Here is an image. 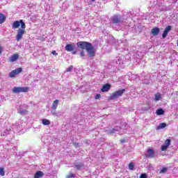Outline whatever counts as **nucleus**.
<instances>
[{
	"label": "nucleus",
	"mask_w": 178,
	"mask_h": 178,
	"mask_svg": "<svg viewBox=\"0 0 178 178\" xmlns=\"http://www.w3.org/2000/svg\"><path fill=\"white\" fill-rule=\"evenodd\" d=\"M12 133V131L10 129H5L3 133H1V136H8V134H10Z\"/></svg>",
	"instance_id": "nucleus-23"
},
{
	"label": "nucleus",
	"mask_w": 178,
	"mask_h": 178,
	"mask_svg": "<svg viewBox=\"0 0 178 178\" xmlns=\"http://www.w3.org/2000/svg\"><path fill=\"white\" fill-rule=\"evenodd\" d=\"M121 143H124V140H121Z\"/></svg>",
	"instance_id": "nucleus-41"
},
{
	"label": "nucleus",
	"mask_w": 178,
	"mask_h": 178,
	"mask_svg": "<svg viewBox=\"0 0 178 178\" xmlns=\"http://www.w3.org/2000/svg\"><path fill=\"white\" fill-rule=\"evenodd\" d=\"M120 127H115L111 129L107 130L108 134H115V133H119L120 131Z\"/></svg>",
	"instance_id": "nucleus-10"
},
{
	"label": "nucleus",
	"mask_w": 178,
	"mask_h": 178,
	"mask_svg": "<svg viewBox=\"0 0 178 178\" xmlns=\"http://www.w3.org/2000/svg\"><path fill=\"white\" fill-rule=\"evenodd\" d=\"M0 176H5V168H0Z\"/></svg>",
	"instance_id": "nucleus-25"
},
{
	"label": "nucleus",
	"mask_w": 178,
	"mask_h": 178,
	"mask_svg": "<svg viewBox=\"0 0 178 178\" xmlns=\"http://www.w3.org/2000/svg\"><path fill=\"white\" fill-rule=\"evenodd\" d=\"M167 124L165 122L160 123L158 127H156V130H161L162 129H165Z\"/></svg>",
	"instance_id": "nucleus-18"
},
{
	"label": "nucleus",
	"mask_w": 178,
	"mask_h": 178,
	"mask_svg": "<svg viewBox=\"0 0 178 178\" xmlns=\"http://www.w3.org/2000/svg\"><path fill=\"white\" fill-rule=\"evenodd\" d=\"M73 145L75 148H79L80 147V145L79 143H73Z\"/></svg>",
	"instance_id": "nucleus-34"
},
{
	"label": "nucleus",
	"mask_w": 178,
	"mask_h": 178,
	"mask_svg": "<svg viewBox=\"0 0 178 178\" xmlns=\"http://www.w3.org/2000/svg\"><path fill=\"white\" fill-rule=\"evenodd\" d=\"M20 26L21 29H26V24L23 22V19L15 21L12 24V29L15 30L16 29H19Z\"/></svg>",
	"instance_id": "nucleus-3"
},
{
	"label": "nucleus",
	"mask_w": 178,
	"mask_h": 178,
	"mask_svg": "<svg viewBox=\"0 0 178 178\" xmlns=\"http://www.w3.org/2000/svg\"><path fill=\"white\" fill-rule=\"evenodd\" d=\"M140 178H147V174H142V175L140 176Z\"/></svg>",
	"instance_id": "nucleus-36"
},
{
	"label": "nucleus",
	"mask_w": 178,
	"mask_h": 178,
	"mask_svg": "<svg viewBox=\"0 0 178 178\" xmlns=\"http://www.w3.org/2000/svg\"><path fill=\"white\" fill-rule=\"evenodd\" d=\"M129 169H130V170H134V164L133 163H129Z\"/></svg>",
	"instance_id": "nucleus-29"
},
{
	"label": "nucleus",
	"mask_w": 178,
	"mask_h": 178,
	"mask_svg": "<svg viewBox=\"0 0 178 178\" xmlns=\"http://www.w3.org/2000/svg\"><path fill=\"white\" fill-rule=\"evenodd\" d=\"M80 56H81V58H83V57L86 56V53L84 52V50L81 51Z\"/></svg>",
	"instance_id": "nucleus-30"
},
{
	"label": "nucleus",
	"mask_w": 178,
	"mask_h": 178,
	"mask_svg": "<svg viewBox=\"0 0 178 178\" xmlns=\"http://www.w3.org/2000/svg\"><path fill=\"white\" fill-rule=\"evenodd\" d=\"M99 98H101V95L100 94H97L95 96V99H99Z\"/></svg>",
	"instance_id": "nucleus-35"
},
{
	"label": "nucleus",
	"mask_w": 178,
	"mask_h": 178,
	"mask_svg": "<svg viewBox=\"0 0 178 178\" xmlns=\"http://www.w3.org/2000/svg\"><path fill=\"white\" fill-rule=\"evenodd\" d=\"M52 55H54L55 56H58V53L56 52V51L54 50L53 51H51Z\"/></svg>",
	"instance_id": "nucleus-33"
},
{
	"label": "nucleus",
	"mask_w": 178,
	"mask_h": 178,
	"mask_svg": "<svg viewBox=\"0 0 178 178\" xmlns=\"http://www.w3.org/2000/svg\"><path fill=\"white\" fill-rule=\"evenodd\" d=\"M72 55H76L77 54V51L76 50L72 51Z\"/></svg>",
	"instance_id": "nucleus-38"
},
{
	"label": "nucleus",
	"mask_w": 178,
	"mask_h": 178,
	"mask_svg": "<svg viewBox=\"0 0 178 178\" xmlns=\"http://www.w3.org/2000/svg\"><path fill=\"white\" fill-rule=\"evenodd\" d=\"M160 31H161V29H159V27L153 28V29L151 30L152 35L154 37L158 35V34H159Z\"/></svg>",
	"instance_id": "nucleus-13"
},
{
	"label": "nucleus",
	"mask_w": 178,
	"mask_h": 178,
	"mask_svg": "<svg viewBox=\"0 0 178 178\" xmlns=\"http://www.w3.org/2000/svg\"><path fill=\"white\" fill-rule=\"evenodd\" d=\"M42 123L44 126H49V124H51V121H49V120L43 119Z\"/></svg>",
	"instance_id": "nucleus-22"
},
{
	"label": "nucleus",
	"mask_w": 178,
	"mask_h": 178,
	"mask_svg": "<svg viewBox=\"0 0 178 178\" xmlns=\"http://www.w3.org/2000/svg\"><path fill=\"white\" fill-rule=\"evenodd\" d=\"M172 30V26L168 25L165 27V30L163 31V33L162 34L163 38H166L168 37V34H169V31Z\"/></svg>",
	"instance_id": "nucleus-11"
},
{
	"label": "nucleus",
	"mask_w": 178,
	"mask_h": 178,
	"mask_svg": "<svg viewBox=\"0 0 178 178\" xmlns=\"http://www.w3.org/2000/svg\"><path fill=\"white\" fill-rule=\"evenodd\" d=\"M15 126L17 131H20L22 129V124H16Z\"/></svg>",
	"instance_id": "nucleus-28"
},
{
	"label": "nucleus",
	"mask_w": 178,
	"mask_h": 178,
	"mask_svg": "<svg viewBox=\"0 0 178 178\" xmlns=\"http://www.w3.org/2000/svg\"><path fill=\"white\" fill-rule=\"evenodd\" d=\"M76 46L78 48L82 49V51L86 49V51L88 52L89 58H94V56H95V47H94L92 44L90 42L86 41H79L76 43Z\"/></svg>",
	"instance_id": "nucleus-1"
},
{
	"label": "nucleus",
	"mask_w": 178,
	"mask_h": 178,
	"mask_svg": "<svg viewBox=\"0 0 178 178\" xmlns=\"http://www.w3.org/2000/svg\"><path fill=\"white\" fill-rule=\"evenodd\" d=\"M97 0H91L90 2H95Z\"/></svg>",
	"instance_id": "nucleus-40"
},
{
	"label": "nucleus",
	"mask_w": 178,
	"mask_h": 178,
	"mask_svg": "<svg viewBox=\"0 0 178 178\" xmlns=\"http://www.w3.org/2000/svg\"><path fill=\"white\" fill-rule=\"evenodd\" d=\"M14 94H19L20 92H27L29 91L28 87H14L12 89Z\"/></svg>",
	"instance_id": "nucleus-4"
},
{
	"label": "nucleus",
	"mask_w": 178,
	"mask_h": 178,
	"mask_svg": "<svg viewBox=\"0 0 178 178\" xmlns=\"http://www.w3.org/2000/svg\"><path fill=\"white\" fill-rule=\"evenodd\" d=\"M58 104H59V100L56 99L53 102L51 108L53 109V111H55L56 109V108H58Z\"/></svg>",
	"instance_id": "nucleus-19"
},
{
	"label": "nucleus",
	"mask_w": 178,
	"mask_h": 178,
	"mask_svg": "<svg viewBox=\"0 0 178 178\" xmlns=\"http://www.w3.org/2000/svg\"><path fill=\"white\" fill-rule=\"evenodd\" d=\"M147 158H154L155 152H154L153 149H148L147 152L146 154Z\"/></svg>",
	"instance_id": "nucleus-12"
},
{
	"label": "nucleus",
	"mask_w": 178,
	"mask_h": 178,
	"mask_svg": "<svg viewBox=\"0 0 178 178\" xmlns=\"http://www.w3.org/2000/svg\"><path fill=\"white\" fill-rule=\"evenodd\" d=\"M165 113V111H163V108H159L156 111V115L158 116H161Z\"/></svg>",
	"instance_id": "nucleus-17"
},
{
	"label": "nucleus",
	"mask_w": 178,
	"mask_h": 178,
	"mask_svg": "<svg viewBox=\"0 0 178 178\" xmlns=\"http://www.w3.org/2000/svg\"><path fill=\"white\" fill-rule=\"evenodd\" d=\"M29 111H27V110H21L19 111V113H20V115H24L26 113H28Z\"/></svg>",
	"instance_id": "nucleus-26"
},
{
	"label": "nucleus",
	"mask_w": 178,
	"mask_h": 178,
	"mask_svg": "<svg viewBox=\"0 0 178 178\" xmlns=\"http://www.w3.org/2000/svg\"><path fill=\"white\" fill-rule=\"evenodd\" d=\"M2 54V47L0 46V54Z\"/></svg>",
	"instance_id": "nucleus-39"
},
{
	"label": "nucleus",
	"mask_w": 178,
	"mask_h": 178,
	"mask_svg": "<svg viewBox=\"0 0 178 178\" xmlns=\"http://www.w3.org/2000/svg\"><path fill=\"white\" fill-rule=\"evenodd\" d=\"M73 70V65H70L68 68L66 69V72H72Z\"/></svg>",
	"instance_id": "nucleus-31"
},
{
	"label": "nucleus",
	"mask_w": 178,
	"mask_h": 178,
	"mask_svg": "<svg viewBox=\"0 0 178 178\" xmlns=\"http://www.w3.org/2000/svg\"><path fill=\"white\" fill-rule=\"evenodd\" d=\"M19 54H15L13 56H10V62H16V60H17V59H19Z\"/></svg>",
	"instance_id": "nucleus-15"
},
{
	"label": "nucleus",
	"mask_w": 178,
	"mask_h": 178,
	"mask_svg": "<svg viewBox=\"0 0 178 178\" xmlns=\"http://www.w3.org/2000/svg\"><path fill=\"white\" fill-rule=\"evenodd\" d=\"M26 28L19 29L16 35V41H20L23 38V35L26 33Z\"/></svg>",
	"instance_id": "nucleus-6"
},
{
	"label": "nucleus",
	"mask_w": 178,
	"mask_h": 178,
	"mask_svg": "<svg viewBox=\"0 0 178 178\" xmlns=\"http://www.w3.org/2000/svg\"><path fill=\"white\" fill-rule=\"evenodd\" d=\"M74 177V174L70 172L69 175L67 176V178H73Z\"/></svg>",
	"instance_id": "nucleus-32"
},
{
	"label": "nucleus",
	"mask_w": 178,
	"mask_h": 178,
	"mask_svg": "<svg viewBox=\"0 0 178 178\" xmlns=\"http://www.w3.org/2000/svg\"><path fill=\"white\" fill-rule=\"evenodd\" d=\"M109 90H111V84L106 83L103 86L101 91H102V92H108Z\"/></svg>",
	"instance_id": "nucleus-14"
},
{
	"label": "nucleus",
	"mask_w": 178,
	"mask_h": 178,
	"mask_svg": "<svg viewBox=\"0 0 178 178\" xmlns=\"http://www.w3.org/2000/svg\"><path fill=\"white\" fill-rule=\"evenodd\" d=\"M171 141L172 140L170 139H167L165 140L164 144L161 146V151H166V149H168L169 147V145H170Z\"/></svg>",
	"instance_id": "nucleus-9"
},
{
	"label": "nucleus",
	"mask_w": 178,
	"mask_h": 178,
	"mask_svg": "<svg viewBox=\"0 0 178 178\" xmlns=\"http://www.w3.org/2000/svg\"><path fill=\"white\" fill-rule=\"evenodd\" d=\"M44 176V172L42 171H37L35 173L34 178H41Z\"/></svg>",
	"instance_id": "nucleus-16"
},
{
	"label": "nucleus",
	"mask_w": 178,
	"mask_h": 178,
	"mask_svg": "<svg viewBox=\"0 0 178 178\" xmlns=\"http://www.w3.org/2000/svg\"><path fill=\"white\" fill-rule=\"evenodd\" d=\"M166 172H168V168L165 167L160 170L159 173L163 174V173H166Z\"/></svg>",
	"instance_id": "nucleus-27"
},
{
	"label": "nucleus",
	"mask_w": 178,
	"mask_h": 178,
	"mask_svg": "<svg viewBox=\"0 0 178 178\" xmlns=\"http://www.w3.org/2000/svg\"><path fill=\"white\" fill-rule=\"evenodd\" d=\"M111 23L114 24V26H120L122 23H123V17L118 15H115L111 17Z\"/></svg>",
	"instance_id": "nucleus-2"
},
{
	"label": "nucleus",
	"mask_w": 178,
	"mask_h": 178,
	"mask_svg": "<svg viewBox=\"0 0 178 178\" xmlns=\"http://www.w3.org/2000/svg\"><path fill=\"white\" fill-rule=\"evenodd\" d=\"M74 166L76 169H77V170H80V169H81V168H83L84 165L82 163H75Z\"/></svg>",
	"instance_id": "nucleus-21"
},
{
	"label": "nucleus",
	"mask_w": 178,
	"mask_h": 178,
	"mask_svg": "<svg viewBox=\"0 0 178 178\" xmlns=\"http://www.w3.org/2000/svg\"><path fill=\"white\" fill-rule=\"evenodd\" d=\"M126 91L125 89H122L120 90H118L115 92H113L111 96H110V99H116V98H119V97H122L123 95V93Z\"/></svg>",
	"instance_id": "nucleus-5"
},
{
	"label": "nucleus",
	"mask_w": 178,
	"mask_h": 178,
	"mask_svg": "<svg viewBox=\"0 0 178 178\" xmlns=\"http://www.w3.org/2000/svg\"><path fill=\"white\" fill-rule=\"evenodd\" d=\"M5 20H6V17L5 16V15L0 13V24L4 23Z\"/></svg>",
	"instance_id": "nucleus-20"
},
{
	"label": "nucleus",
	"mask_w": 178,
	"mask_h": 178,
	"mask_svg": "<svg viewBox=\"0 0 178 178\" xmlns=\"http://www.w3.org/2000/svg\"><path fill=\"white\" fill-rule=\"evenodd\" d=\"M22 72H23V69L22 67L17 68L10 72L9 77H15L17 74H20Z\"/></svg>",
	"instance_id": "nucleus-7"
},
{
	"label": "nucleus",
	"mask_w": 178,
	"mask_h": 178,
	"mask_svg": "<svg viewBox=\"0 0 178 178\" xmlns=\"http://www.w3.org/2000/svg\"><path fill=\"white\" fill-rule=\"evenodd\" d=\"M154 99L155 101H159L160 99H162V95L160 93H157L154 95Z\"/></svg>",
	"instance_id": "nucleus-24"
},
{
	"label": "nucleus",
	"mask_w": 178,
	"mask_h": 178,
	"mask_svg": "<svg viewBox=\"0 0 178 178\" xmlns=\"http://www.w3.org/2000/svg\"><path fill=\"white\" fill-rule=\"evenodd\" d=\"M52 115L53 116H58V113H56V112H55V111H51Z\"/></svg>",
	"instance_id": "nucleus-37"
},
{
	"label": "nucleus",
	"mask_w": 178,
	"mask_h": 178,
	"mask_svg": "<svg viewBox=\"0 0 178 178\" xmlns=\"http://www.w3.org/2000/svg\"><path fill=\"white\" fill-rule=\"evenodd\" d=\"M65 48L67 52H72L74 51V49H76V44L74 43L67 44Z\"/></svg>",
	"instance_id": "nucleus-8"
}]
</instances>
